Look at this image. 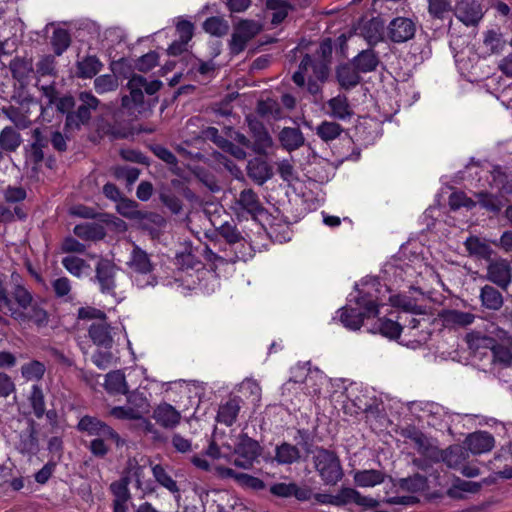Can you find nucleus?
<instances>
[{
    "label": "nucleus",
    "instance_id": "nucleus-1",
    "mask_svg": "<svg viewBox=\"0 0 512 512\" xmlns=\"http://www.w3.org/2000/svg\"><path fill=\"white\" fill-rule=\"evenodd\" d=\"M13 286L10 293L13 301L5 315H9L19 323L32 322L37 327H45L49 322V315L40 303L34 301L32 293L23 285L19 274L12 273Z\"/></svg>",
    "mask_w": 512,
    "mask_h": 512
},
{
    "label": "nucleus",
    "instance_id": "nucleus-2",
    "mask_svg": "<svg viewBox=\"0 0 512 512\" xmlns=\"http://www.w3.org/2000/svg\"><path fill=\"white\" fill-rule=\"evenodd\" d=\"M127 266L132 280L138 288L155 287L158 284V277L154 274L155 265L149 254L139 246L133 247Z\"/></svg>",
    "mask_w": 512,
    "mask_h": 512
},
{
    "label": "nucleus",
    "instance_id": "nucleus-3",
    "mask_svg": "<svg viewBox=\"0 0 512 512\" xmlns=\"http://www.w3.org/2000/svg\"><path fill=\"white\" fill-rule=\"evenodd\" d=\"M314 466L326 484H336L343 477L340 460L329 450L319 448L313 456Z\"/></svg>",
    "mask_w": 512,
    "mask_h": 512
},
{
    "label": "nucleus",
    "instance_id": "nucleus-4",
    "mask_svg": "<svg viewBox=\"0 0 512 512\" xmlns=\"http://www.w3.org/2000/svg\"><path fill=\"white\" fill-rule=\"evenodd\" d=\"M358 307H344L341 310L340 320L345 327L351 330L360 329L364 318L376 317L379 313L378 306L372 300L364 298L358 300Z\"/></svg>",
    "mask_w": 512,
    "mask_h": 512
},
{
    "label": "nucleus",
    "instance_id": "nucleus-5",
    "mask_svg": "<svg viewBox=\"0 0 512 512\" xmlns=\"http://www.w3.org/2000/svg\"><path fill=\"white\" fill-rule=\"evenodd\" d=\"M308 364L309 363L297 364L292 367V376L290 377L288 383H304L305 394L316 396L321 392L325 381V376L319 369L312 370L311 368L307 367Z\"/></svg>",
    "mask_w": 512,
    "mask_h": 512
},
{
    "label": "nucleus",
    "instance_id": "nucleus-6",
    "mask_svg": "<svg viewBox=\"0 0 512 512\" xmlns=\"http://www.w3.org/2000/svg\"><path fill=\"white\" fill-rule=\"evenodd\" d=\"M127 87L130 90V96L122 97V105L124 107L130 108L131 102L136 105H141L144 100L143 91H145L148 95H153L162 87V82L160 80H152L147 81L141 75H133L128 83Z\"/></svg>",
    "mask_w": 512,
    "mask_h": 512
},
{
    "label": "nucleus",
    "instance_id": "nucleus-7",
    "mask_svg": "<svg viewBox=\"0 0 512 512\" xmlns=\"http://www.w3.org/2000/svg\"><path fill=\"white\" fill-rule=\"evenodd\" d=\"M81 105L75 112H68L66 116V128L79 129L81 125L88 123L91 111L96 110L100 101L91 92L83 91L79 94Z\"/></svg>",
    "mask_w": 512,
    "mask_h": 512
},
{
    "label": "nucleus",
    "instance_id": "nucleus-8",
    "mask_svg": "<svg viewBox=\"0 0 512 512\" xmlns=\"http://www.w3.org/2000/svg\"><path fill=\"white\" fill-rule=\"evenodd\" d=\"M261 451L262 449L256 440L242 434L234 448L235 459L233 462L237 467L249 469L260 456Z\"/></svg>",
    "mask_w": 512,
    "mask_h": 512
},
{
    "label": "nucleus",
    "instance_id": "nucleus-9",
    "mask_svg": "<svg viewBox=\"0 0 512 512\" xmlns=\"http://www.w3.org/2000/svg\"><path fill=\"white\" fill-rule=\"evenodd\" d=\"M262 26L254 20H242L235 27L229 47L232 54L242 52L247 43L253 39L260 31Z\"/></svg>",
    "mask_w": 512,
    "mask_h": 512
},
{
    "label": "nucleus",
    "instance_id": "nucleus-10",
    "mask_svg": "<svg viewBox=\"0 0 512 512\" xmlns=\"http://www.w3.org/2000/svg\"><path fill=\"white\" fill-rule=\"evenodd\" d=\"M77 428L90 436L111 438V441H114L117 446L123 443L119 434L113 428L96 417L88 415L82 417Z\"/></svg>",
    "mask_w": 512,
    "mask_h": 512
},
{
    "label": "nucleus",
    "instance_id": "nucleus-11",
    "mask_svg": "<svg viewBox=\"0 0 512 512\" xmlns=\"http://www.w3.org/2000/svg\"><path fill=\"white\" fill-rule=\"evenodd\" d=\"M95 279L99 284L100 291L103 294L115 295L116 288V265L107 259H100L95 268Z\"/></svg>",
    "mask_w": 512,
    "mask_h": 512
},
{
    "label": "nucleus",
    "instance_id": "nucleus-12",
    "mask_svg": "<svg viewBox=\"0 0 512 512\" xmlns=\"http://www.w3.org/2000/svg\"><path fill=\"white\" fill-rule=\"evenodd\" d=\"M221 458V449L212 440L208 448L205 450L204 455H195L191 458L193 465L201 470L213 472L216 475L223 477L224 469L217 465L215 462Z\"/></svg>",
    "mask_w": 512,
    "mask_h": 512
},
{
    "label": "nucleus",
    "instance_id": "nucleus-13",
    "mask_svg": "<svg viewBox=\"0 0 512 512\" xmlns=\"http://www.w3.org/2000/svg\"><path fill=\"white\" fill-rule=\"evenodd\" d=\"M388 37L394 43H404L414 38L416 23L407 17L392 19L387 27Z\"/></svg>",
    "mask_w": 512,
    "mask_h": 512
},
{
    "label": "nucleus",
    "instance_id": "nucleus-14",
    "mask_svg": "<svg viewBox=\"0 0 512 512\" xmlns=\"http://www.w3.org/2000/svg\"><path fill=\"white\" fill-rule=\"evenodd\" d=\"M89 337L92 342L104 348H111L114 342L116 328L112 327L107 318L101 321L93 322L88 330Z\"/></svg>",
    "mask_w": 512,
    "mask_h": 512
},
{
    "label": "nucleus",
    "instance_id": "nucleus-15",
    "mask_svg": "<svg viewBox=\"0 0 512 512\" xmlns=\"http://www.w3.org/2000/svg\"><path fill=\"white\" fill-rule=\"evenodd\" d=\"M253 142L250 141V148L254 153L267 156L274 147V141L267 129L260 122H251Z\"/></svg>",
    "mask_w": 512,
    "mask_h": 512
},
{
    "label": "nucleus",
    "instance_id": "nucleus-16",
    "mask_svg": "<svg viewBox=\"0 0 512 512\" xmlns=\"http://www.w3.org/2000/svg\"><path fill=\"white\" fill-rule=\"evenodd\" d=\"M455 16L466 26H475L483 17L482 6L474 0H462L456 6Z\"/></svg>",
    "mask_w": 512,
    "mask_h": 512
},
{
    "label": "nucleus",
    "instance_id": "nucleus-17",
    "mask_svg": "<svg viewBox=\"0 0 512 512\" xmlns=\"http://www.w3.org/2000/svg\"><path fill=\"white\" fill-rule=\"evenodd\" d=\"M496 336L499 342L491 347L494 361L505 366H512V335L505 330L498 329Z\"/></svg>",
    "mask_w": 512,
    "mask_h": 512
},
{
    "label": "nucleus",
    "instance_id": "nucleus-18",
    "mask_svg": "<svg viewBox=\"0 0 512 512\" xmlns=\"http://www.w3.org/2000/svg\"><path fill=\"white\" fill-rule=\"evenodd\" d=\"M152 417L158 425L169 430L176 428L181 421V413L166 402L160 403L154 408Z\"/></svg>",
    "mask_w": 512,
    "mask_h": 512
},
{
    "label": "nucleus",
    "instance_id": "nucleus-19",
    "mask_svg": "<svg viewBox=\"0 0 512 512\" xmlns=\"http://www.w3.org/2000/svg\"><path fill=\"white\" fill-rule=\"evenodd\" d=\"M494 437L486 431H478L469 434L464 444L466 449L474 455H479L491 451L494 447Z\"/></svg>",
    "mask_w": 512,
    "mask_h": 512
},
{
    "label": "nucleus",
    "instance_id": "nucleus-20",
    "mask_svg": "<svg viewBox=\"0 0 512 512\" xmlns=\"http://www.w3.org/2000/svg\"><path fill=\"white\" fill-rule=\"evenodd\" d=\"M512 278V269L510 264L504 260H496L488 266V279L498 285L499 287L506 289Z\"/></svg>",
    "mask_w": 512,
    "mask_h": 512
},
{
    "label": "nucleus",
    "instance_id": "nucleus-21",
    "mask_svg": "<svg viewBox=\"0 0 512 512\" xmlns=\"http://www.w3.org/2000/svg\"><path fill=\"white\" fill-rule=\"evenodd\" d=\"M245 148H250V140L239 132L226 129V153L243 160L246 157Z\"/></svg>",
    "mask_w": 512,
    "mask_h": 512
},
{
    "label": "nucleus",
    "instance_id": "nucleus-22",
    "mask_svg": "<svg viewBox=\"0 0 512 512\" xmlns=\"http://www.w3.org/2000/svg\"><path fill=\"white\" fill-rule=\"evenodd\" d=\"M247 175L258 185H263L273 177V169L267 161L253 158L247 163Z\"/></svg>",
    "mask_w": 512,
    "mask_h": 512
},
{
    "label": "nucleus",
    "instance_id": "nucleus-23",
    "mask_svg": "<svg viewBox=\"0 0 512 512\" xmlns=\"http://www.w3.org/2000/svg\"><path fill=\"white\" fill-rule=\"evenodd\" d=\"M490 186L496 188L502 196L512 195V169L495 166L491 171Z\"/></svg>",
    "mask_w": 512,
    "mask_h": 512
},
{
    "label": "nucleus",
    "instance_id": "nucleus-24",
    "mask_svg": "<svg viewBox=\"0 0 512 512\" xmlns=\"http://www.w3.org/2000/svg\"><path fill=\"white\" fill-rule=\"evenodd\" d=\"M278 140L288 152L298 150L305 143L302 131L296 127H284L278 134Z\"/></svg>",
    "mask_w": 512,
    "mask_h": 512
},
{
    "label": "nucleus",
    "instance_id": "nucleus-25",
    "mask_svg": "<svg viewBox=\"0 0 512 512\" xmlns=\"http://www.w3.org/2000/svg\"><path fill=\"white\" fill-rule=\"evenodd\" d=\"M359 73L352 63H345L337 67L336 78L341 88L350 90L361 82Z\"/></svg>",
    "mask_w": 512,
    "mask_h": 512
},
{
    "label": "nucleus",
    "instance_id": "nucleus-26",
    "mask_svg": "<svg viewBox=\"0 0 512 512\" xmlns=\"http://www.w3.org/2000/svg\"><path fill=\"white\" fill-rule=\"evenodd\" d=\"M236 204L253 216L262 214L265 210L258 195L252 189L241 191Z\"/></svg>",
    "mask_w": 512,
    "mask_h": 512
},
{
    "label": "nucleus",
    "instance_id": "nucleus-27",
    "mask_svg": "<svg viewBox=\"0 0 512 512\" xmlns=\"http://www.w3.org/2000/svg\"><path fill=\"white\" fill-rule=\"evenodd\" d=\"M327 106L330 109V116L338 120H348L354 114L345 95H337L331 98L328 100Z\"/></svg>",
    "mask_w": 512,
    "mask_h": 512
},
{
    "label": "nucleus",
    "instance_id": "nucleus-28",
    "mask_svg": "<svg viewBox=\"0 0 512 512\" xmlns=\"http://www.w3.org/2000/svg\"><path fill=\"white\" fill-rule=\"evenodd\" d=\"M274 459L280 465H290L301 459V453L296 445L283 442L276 446Z\"/></svg>",
    "mask_w": 512,
    "mask_h": 512
},
{
    "label": "nucleus",
    "instance_id": "nucleus-29",
    "mask_svg": "<svg viewBox=\"0 0 512 512\" xmlns=\"http://www.w3.org/2000/svg\"><path fill=\"white\" fill-rule=\"evenodd\" d=\"M469 458L468 450L461 445H452L443 450L442 460L453 469H459Z\"/></svg>",
    "mask_w": 512,
    "mask_h": 512
},
{
    "label": "nucleus",
    "instance_id": "nucleus-30",
    "mask_svg": "<svg viewBox=\"0 0 512 512\" xmlns=\"http://www.w3.org/2000/svg\"><path fill=\"white\" fill-rule=\"evenodd\" d=\"M352 64L360 73H368L377 68L379 59L374 50L367 49L355 56L352 60Z\"/></svg>",
    "mask_w": 512,
    "mask_h": 512
},
{
    "label": "nucleus",
    "instance_id": "nucleus-31",
    "mask_svg": "<svg viewBox=\"0 0 512 512\" xmlns=\"http://www.w3.org/2000/svg\"><path fill=\"white\" fill-rule=\"evenodd\" d=\"M402 329V326L397 321L383 317L376 320L370 331L372 333L378 332L390 339H397L400 336Z\"/></svg>",
    "mask_w": 512,
    "mask_h": 512
},
{
    "label": "nucleus",
    "instance_id": "nucleus-32",
    "mask_svg": "<svg viewBox=\"0 0 512 512\" xmlns=\"http://www.w3.org/2000/svg\"><path fill=\"white\" fill-rule=\"evenodd\" d=\"M22 143V137L13 127L6 126L0 132V150L2 152H15Z\"/></svg>",
    "mask_w": 512,
    "mask_h": 512
},
{
    "label": "nucleus",
    "instance_id": "nucleus-33",
    "mask_svg": "<svg viewBox=\"0 0 512 512\" xmlns=\"http://www.w3.org/2000/svg\"><path fill=\"white\" fill-rule=\"evenodd\" d=\"M2 113L18 128L26 129L31 125V120L28 115V109L21 105L20 107L10 106L3 108Z\"/></svg>",
    "mask_w": 512,
    "mask_h": 512
},
{
    "label": "nucleus",
    "instance_id": "nucleus-34",
    "mask_svg": "<svg viewBox=\"0 0 512 512\" xmlns=\"http://www.w3.org/2000/svg\"><path fill=\"white\" fill-rule=\"evenodd\" d=\"M27 400L34 416L38 419L42 418L46 413L45 395L42 387L38 384L32 385Z\"/></svg>",
    "mask_w": 512,
    "mask_h": 512
},
{
    "label": "nucleus",
    "instance_id": "nucleus-35",
    "mask_svg": "<svg viewBox=\"0 0 512 512\" xmlns=\"http://www.w3.org/2000/svg\"><path fill=\"white\" fill-rule=\"evenodd\" d=\"M270 492L282 498L295 496L298 500L307 499V491L300 489L295 483H275L270 487Z\"/></svg>",
    "mask_w": 512,
    "mask_h": 512
},
{
    "label": "nucleus",
    "instance_id": "nucleus-36",
    "mask_svg": "<svg viewBox=\"0 0 512 512\" xmlns=\"http://www.w3.org/2000/svg\"><path fill=\"white\" fill-rule=\"evenodd\" d=\"M103 67L96 56H86L77 62V76L84 79L94 77Z\"/></svg>",
    "mask_w": 512,
    "mask_h": 512
},
{
    "label": "nucleus",
    "instance_id": "nucleus-37",
    "mask_svg": "<svg viewBox=\"0 0 512 512\" xmlns=\"http://www.w3.org/2000/svg\"><path fill=\"white\" fill-rule=\"evenodd\" d=\"M344 129L340 124L333 121H323L316 128L315 133L324 142H330L337 139Z\"/></svg>",
    "mask_w": 512,
    "mask_h": 512
},
{
    "label": "nucleus",
    "instance_id": "nucleus-38",
    "mask_svg": "<svg viewBox=\"0 0 512 512\" xmlns=\"http://www.w3.org/2000/svg\"><path fill=\"white\" fill-rule=\"evenodd\" d=\"M226 478H232L238 485L253 490H261L265 486L264 482L259 478L246 473L235 472L230 468H226Z\"/></svg>",
    "mask_w": 512,
    "mask_h": 512
},
{
    "label": "nucleus",
    "instance_id": "nucleus-39",
    "mask_svg": "<svg viewBox=\"0 0 512 512\" xmlns=\"http://www.w3.org/2000/svg\"><path fill=\"white\" fill-rule=\"evenodd\" d=\"M10 70L15 79L24 83L33 72L32 61L24 58H15L10 62Z\"/></svg>",
    "mask_w": 512,
    "mask_h": 512
},
{
    "label": "nucleus",
    "instance_id": "nucleus-40",
    "mask_svg": "<svg viewBox=\"0 0 512 512\" xmlns=\"http://www.w3.org/2000/svg\"><path fill=\"white\" fill-rule=\"evenodd\" d=\"M130 479L123 477L120 480L114 481L110 484V491L113 495L112 503H129L131 500V493L129 490Z\"/></svg>",
    "mask_w": 512,
    "mask_h": 512
},
{
    "label": "nucleus",
    "instance_id": "nucleus-41",
    "mask_svg": "<svg viewBox=\"0 0 512 512\" xmlns=\"http://www.w3.org/2000/svg\"><path fill=\"white\" fill-rule=\"evenodd\" d=\"M384 477V473L379 470H363L355 473L354 481L360 487H373L381 484Z\"/></svg>",
    "mask_w": 512,
    "mask_h": 512
},
{
    "label": "nucleus",
    "instance_id": "nucleus-42",
    "mask_svg": "<svg viewBox=\"0 0 512 512\" xmlns=\"http://www.w3.org/2000/svg\"><path fill=\"white\" fill-rule=\"evenodd\" d=\"M480 298L483 306L490 310H499L503 305V297L501 293L489 285H485L481 289Z\"/></svg>",
    "mask_w": 512,
    "mask_h": 512
},
{
    "label": "nucleus",
    "instance_id": "nucleus-43",
    "mask_svg": "<svg viewBox=\"0 0 512 512\" xmlns=\"http://www.w3.org/2000/svg\"><path fill=\"white\" fill-rule=\"evenodd\" d=\"M104 386L111 394H125L127 392L125 376L119 370L112 371L106 375Z\"/></svg>",
    "mask_w": 512,
    "mask_h": 512
},
{
    "label": "nucleus",
    "instance_id": "nucleus-44",
    "mask_svg": "<svg viewBox=\"0 0 512 512\" xmlns=\"http://www.w3.org/2000/svg\"><path fill=\"white\" fill-rule=\"evenodd\" d=\"M464 245L470 255L483 259H488L491 256L492 250L490 246L477 236L468 237L464 242Z\"/></svg>",
    "mask_w": 512,
    "mask_h": 512
},
{
    "label": "nucleus",
    "instance_id": "nucleus-45",
    "mask_svg": "<svg viewBox=\"0 0 512 512\" xmlns=\"http://www.w3.org/2000/svg\"><path fill=\"white\" fill-rule=\"evenodd\" d=\"M17 448L23 454H34L37 452L38 439L33 426L21 433Z\"/></svg>",
    "mask_w": 512,
    "mask_h": 512
},
{
    "label": "nucleus",
    "instance_id": "nucleus-46",
    "mask_svg": "<svg viewBox=\"0 0 512 512\" xmlns=\"http://www.w3.org/2000/svg\"><path fill=\"white\" fill-rule=\"evenodd\" d=\"M266 7L272 11L271 22L274 25L280 24L288 15L291 5L284 0H267Z\"/></svg>",
    "mask_w": 512,
    "mask_h": 512
},
{
    "label": "nucleus",
    "instance_id": "nucleus-47",
    "mask_svg": "<svg viewBox=\"0 0 512 512\" xmlns=\"http://www.w3.org/2000/svg\"><path fill=\"white\" fill-rule=\"evenodd\" d=\"M127 405L133 409L140 419L150 411L148 399L143 395V393L138 391H134L128 395Z\"/></svg>",
    "mask_w": 512,
    "mask_h": 512
},
{
    "label": "nucleus",
    "instance_id": "nucleus-48",
    "mask_svg": "<svg viewBox=\"0 0 512 512\" xmlns=\"http://www.w3.org/2000/svg\"><path fill=\"white\" fill-rule=\"evenodd\" d=\"M427 9L431 18L444 20L452 12L450 0H427Z\"/></svg>",
    "mask_w": 512,
    "mask_h": 512
},
{
    "label": "nucleus",
    "instance_id": "nucleus-49",
    "mask_svg": "<svg viewBox=\"0 0 512 512\" xmlns=\"http://www.w3.org/2000/svg\"><path fill=\"white\" fill-rule=\"evenodd\" d=\"M46 372L45 365L37 360H32L21 366V375L26 381H39Z\"/></svg>",
    "mask_w": 512,
    "mask_h": 512
},
{
    "label": "nucleus",
    "instance_id": "nucleus-50",
    "mask_svg": "<svg viewBox=\"0 0 512 512\" xmlns=\"http://www.w3.org/2000/svg\"><path fill=\"white\" fill-rule=\"evenodd\" d=\"M151 469L152 474L159 485L166 488L171 493L179 492V488L177 486L176 481L173 480V478L168 474V472L162 465H153Z\"/></svg>",
    "mask_w": 512,
    "mask_h": 512
},
{
    "label": "nucleus",
    "instance_id": "nucleus-51",
    "mask_svg": "<svg viewBox=\"0 0 512 512\" xmlns=\"http://www.w3.org/2000/svg\"><path fill=\"white\" fill-rule=\"evenodd\" d=\"M64 268L75 277H82L89 269L90 265L83 259L76 256H66L62 259Z\"/></svg>",
    "mask_w": 512,
    "mask_h": 512
},
{
    "label": "nucleus",
    "instance_id": "nucleus-52",
    "mask_svg": "<svg viewBox=\"0 0 512 512\" xmlns=\"http://www.w3.org/2000/svg\"><path fill=\"white\" fill-rule=\"evenodd\" d=\"M445 323L461 327L468 326L475 320V315L459 310H448L443 315Z\"/></svg>",
    "mask_w": 512,
    "mask_h": 512
},
{
    "label": "nucleus",
    "instance_id": "nucleus-53",
    "mask_svg": "<svg viewBox=\"0 0 512 512\" xmlns=\"http://www.w3.org/2000/svg\"><path fill=\"white\" fill-rule=\"evenodd\" d=\"M427 485V479L425 476L420 474H414L413 476L407 478H401L398 481V486L402 490H406L408 492H419L425 489Z\"/></svg>",
    "mask_w": 512,
    "mask_h": 512
},
{
    "label": "nucleus",
    "instance_id": "nucleus-54",
    "mask_svg": "<svg viewBox=\"0 0 512 512\" xmlns=\"http://www.w3.org/2000/svg\"><path fill=\"white\" fill-rule=\"evenodd\" d=\"M383 23L378 18H373L364 24L362 34L369 43H376L381 39Z\"/></svg>",
    "mask_w": 512,
    "mask_h": 512
},
{
    "label": "nucleus",
    "instance_id": "nucleus-55",
    "mask_svg": "<svg viewBox=\"0 0 512 512\" xmlns=\"http://www.w3.org/2000/svg\"><path fill=\"white\" fill-rule=\"evenodd\" d=\"M73 232L76 236L86 240H94L103 237L102 228L91 223L76 225Z\"/></svg>",
    "mask_w": 512,
    "mask_h": 512
},
{
    "label": "nucleus",
    "instance_id": "nucleus-56",
    "mask_svg": "<svg viewBox=\"0 0 512 512\" xmlns=\"http://www.w3.org/2000/svg\"><path fill=\"white\" fill-rule=\"evenodd\" d=\"M475 196L478 199L480 206L490 212L498 213L503 207V203L500 198L496 195L488 192H479Z\"/></svg>",
    "mask_w": 512,
    "mask_h": 512
},
{
    "label": "nucleus",
    "instance_id": "nucleus-57",
    "mask_svg": "<svg viewBox=\"0 0 512 512\" xmlns=\"http://www.w3.org/2000/svg\"><path fill=\"white\" fill-rule=\"evenodd\" d=\"M117 202H118L116 205L117 211L122 216L129 218V219H141L142 218L141 212L137 209L138 204L136 201L130 200L127 198H121Z\"/></svg>",
    "mask_w": 512,
    "mask_h": 512
},
{
    "label": "nucleus",
    "instance_id": "nucleus-58",
    "mask_svg": "<svg viewBox=\"0 0 512 512\" xmlns=\"http://www.w3.org/2000/svg\"><path fill=\"white\" fill-rule=\"evenodd\" d=\"M257 112L264 117H273L278 119L281 117L282 110L279 103L271 98L261 100L257 105Z\"/></svg>",
    "mask_w": 512,
    "mask_h": 512
},
{
    "label": "nucleus",
    "instance_id": "nucleus-59",
    "mask_svg": "<svg viewBox=\"0 0 512 512\" xmlns=\"http://www.w3.org/2000/svg\"><path fill=\"white\" fill-rule=\"evenodd\" d=\"M51 43L56 55L60 56L70 45V35L65 29L54 30Z\"/></svg>",
    "mask_w": 512,
    "mask_h": 512
},
{
    "label": "nucleus",
    "instance_id": "nucleus-60",
    "mask_svg": "<svg viewBox=\"0 0 512 512\" xmlns=\"http://www.w3.org/2000/svg\"><path fill=\"white\" fill-rule=\"evenodd\" d=\"M118 80L115 75L104 74L94 80V88L98 94H104L116 90Z\"/></svg>",
    "mask_w": 512,
    "mask_h": 512
},
{
    "label": "nucleus",
    "instance_id": "nucleus-61",
    "mask_svg": "<svg viewBox=\"0 0 512 512\" xmlns=\"http://www.w3.org/2000/svg\"><path fill=\"white\" fill-rule=\"evenodd\" d=\"M114 175L119 180H124L131 187L139 178L140 170L135 167L119 166L115 168Z\"/></svg>",
    "mask_w": 512,
    "mask_h": 512
},
{
    "label": "nucleus",
    "instance_id": "nucleus-62",
    "mask_svg": "<svg viewBox=\"0 0 512 512\" xmlns=\"http://www.w3.org/2000/svg\"><path fill=\"white\" fill-rule=\"evenodd\" d=\"M34 136L36 141L31 144L28 152H27V158L29 161L33 162L35 165H38L41 163L44 159V153H43V145L40 143V131L38 129L34 130Z\"/></svg>",
    "mask_w": 512,
    "mask_h": 512
},
{
    "label": "nucleus",
    "instance_id": "nucleus-63",
    "mask_svg": "<svg viewBox=\"0 0 512 512\" xmlns=\"http://www.w3.org/2000/svg\"><path fill=\"white\" fill-rule=\"evenodd\" d=\"M36 72L40 76H55V58L51 55L41 58L36 65Z\"/></svg>",
    "mask_w": 512,
    "mask_h": 512
},
{
    "label": "nucleus",
    "instance_id": "nucleus-64",
    "mask_svg": "<svg viewBox=\"0 0 512 512\" xmlns=\"http://www.w3.org/2000/svg\"><path fill=\"white\" fill-rule=\"evenodd\" d=\"M242 400L238 397L230 398L226 402V426L232 425L238 416L241 409Z\"/></svg>",
    "mask_w": 512,
    "mask_h": 512
}]
</instances>
